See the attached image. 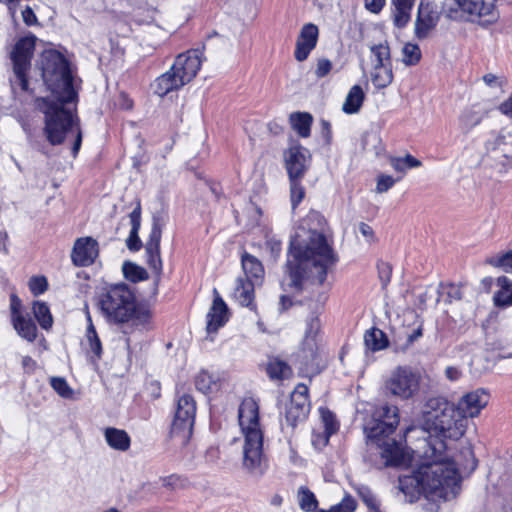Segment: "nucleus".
<instances>
[{"mask_svg":"<svg viewBox=\"0 0 512 512\" xmlns=\"http://www.w3.org/2000/svg\"><path fill=\"white\" fill-rule=\"evenodd\" d=\"M21 0H0L1 3H5L8 6L11 16L14 18Z\"/></svg>","mask_w":512,"mask_h":512,"instance_id":"nucleus-63","label":"nucleus"},{"mask_svg":"<svg viewBox=\"0 0 512 512\" xmlns=\"http://www.w3.org/2000/svg\"><path fill=\"white\" fill-rule=\"evenodd\" d=\"M308 392L307 385L299 383L291 393L290 401L286 406L285 420L292 428L305 421L310 412Z\"/></svg>","mask_w":512,"mask_h":512,"instance_id":"nucleus-12","label":"nucleus"},{"mask_svg":"<svg viewBox=\"0 0 512 512\" xmlns=\"http://www.w3.org/2000/svg\"><path fill=\"white\" fill-rule=\"evenodd\" d=\"M122 271L124 277L133 283L146 280L149 277L146 269L130 261H125L123 263Z\"/></svg>","mask_w":512,"mask_h":512,"instance_id":"nucleus-37","label":"nucleus"},{"mask_svg":"<svg viewBox=\"0 0 512 512\" xmlns=\"http://www.w3.org/2000/svg\"><path fill=\"white\" fill-rule=\"evenodd\" d=\"M196 402L189 394H183L177 400L174 418L171 424V436L179 437L181 444L188 442L195 422Z\"/></svg>","mask_w":512,"mask_h":512,"instance_id":"nucleus-11","label":"nucleus"},{"mask_svg":"<svg viewBox=\"0 0 512 512\" xmlns=\"http://www.w3.org/2000/svg\"><path fill=\"white\" fill-rule=\"evenodd\" d=\"M457 409V405L449 402L444 397H431L423 407L425 423L432 430L438 426V420L448 421L449 417L455 415Z\"/></svg>","mask_w":512,"mask_h":512,"instance_id":"nucleus-14","label":"nucleus"},{"mask_svg":"<svg viewBox=\"0 0 512 512\" xmlns=\"http://www.w3.org/2000/svg\"><path fill=\"white\" fill-rule=\"evenodd\" d=\"M104 438L110 448L120 452H126L131 446V437L123 429L107 427L104 429Z\"/></svg>","mask_w":512,"mask_h":512,"instance_id":"nucleus-24","label":"nucleus"},{"mask_svg":"<svg viewBox=\"0 0 512 512\" xmlns=\"http://www.w3.org/2000/svg\"><path fill=\"white\" fill-rule=\"evenodd\" d=\"M241 264L246 275L245 279H251L256 284L262 281L265 271L260 260L245 252L241 257Z\"/></svg>","mask_w":512,"mask_h":512,"instance_id":"nucleus-26","label":"nucleus"},{"mask_svg":"<svg viewBox=\"0 0 512 512\" xmlns=\"http://www.w3.org/2000/svg\"><path fill=\"white\" fill-rule=\"evenodd\" d=\"M498 109L502 114L512 119V95L501 103Z\"/></svg>","mask_w":512,"mask_h":512,"instance_id":"nucleus-61","label":"nucleus"},{"mask_svg":"<svg viewBox=\"0 0 512 512\" xmlns=\"http://www.w3.org/2000/svg\"><path fill=\"white\" fill-rule=\"evenodd\" d=\"M398 412L396 406L381 405L375 408L371 419L364 424V432L379 448L385 467H399L405 462L401 443L390 437L399 424Z\"/></svg>","mask_w":512,"mask_h":512,"instance_id":"nucleus-4","label":"nucleus"},{"mask_svg":"<svg viewBox=\"0 0 512 512\" xmlns=\"http://www.w3.org/2000/svg\"><path fill=\"white\" fill-rule=\"evenodd\" d=\"M439 18L436 5L428 0H421L415 21V36L420 40L427 38L430 31L437 26Z\"/></svg>","mask_w":512,"mask_h":512,"instance_id":"nucleus-18","label":"nucleus"},{"mask_svg":"<svg viewBox=\"0 0 512 512\" xmlns=\"http://www.w3.org/2000/svg\"><path fill=\"white\" fill-rule=\"evenodd\" d=\"M299 507L305 512H313L318 507V500L312 491L302 486L298 491Z\"/></svg>","mask_w":512,"mask_h":512,"instance_id":"nucleus-38","label":"nucleus"},{"mask_svg":"<svg viewBox=\"0 0 512 512\" xmlns=\"http://www.w3.org/2000/svg\"><path fill=\"white\" fill-rule=\"evenodd\" d=\"M239 425L244 435L243 467L254 477H261L268 469L263 452V432L260 427L259 405L253 398H245L238 409Z\"/></svg>","mask_w":512,"mask_h":512,"instance_id":"nucleus-6","label":"nucleus"},{"mask_svg":"<svg viewBox=\"0 0 512 512\" xmlns=\"http://www.w3.org/2000/svg\"><path fill=\"white\" fill-rule=\"evenodd\" d=\"M332 69V62L329 59L322 58L317 61L315 75L317 78H323L329 74Z\"/></svg>","mask_w":512,"mask_h":512,"instance_id":"nucleus-53","label":"nucleus"},{"mask_svg":"<svg viewBox=\"0 0 512 512\" xmlns=\"http://www.w3.org/2000/svg\"><path fill=\"white\" fill-rule=\"evenodd\" d=\"M507 137H512L511 132H505V129H502L494 139L488 140L485 144L487 156L491 159L498 160L503 167L511 162L509 147H512V142H507Z\"/></svg>","mask_w":512,"mask_h":512,"instance_id":"nucleus-22","label":"nucleus"},{"mask_svg":"<svg viewBox=\"0 0 512 512\" xmlns=\"http://www.w3.org/2000/svg\"><path fill=\"white\" fill-rule=\"evenodd\" d=\"M162 237V227L159 220L154 219L152 228L150 231L149 239L145 244V255L146 262L149 268L155 274V284L157 285L160 281L162 274V259L160 256V242Z\"/></svg>","mask_w":512,"mask_h":512,"instance_id":"nucleus-15","label":"nucleus"},{"mask_svg":"<svg viewBox=\"0 0 512 512\" xmlns=\"http://www.w3.org/2000/svg\"><path fill=\"white\" fill-rule=\"evenodd\" d=\"M33 314L42 329L49 330L52 327L53 317L45 302L35 301L33 303Z\"/></svg>","mask_w":512,"mask_h":512,"instance_id":"nucleus-36","label":"nucleus"},{"mask_svg":"<svg viewBox=\"0 0 512 512\" xmlns=\"http://www.w3.org/2000/svg\"><path fill=\"white\" fill-rule=\"evenodd\" d=\"M359 231L364 237L373 238V235H374L373 229L368 224L361 222L359 225Z\"/></svg>","mask_w":512,"mask_h":512,"instance_id":"nucleus-64","label":"nucleus"},{"mask_svg":"<svg viewBox=\"0 0 512 512\" xmlns=\"http://www.w3.org/2000/svg\"><path fill=\"white\" fill-rule=\"evenodd\" d=\"M482 115L474 110L465 111L461 117L460 121L466 131L471 130L473 127L477 126L482 121Z\"/></svg>","mask_w":512,"mask_h":512,"instance_id":"nucleus-48","label":"nucleus"},{"mask_svg":"<svg viewBox=\"0 0 512 512\" xmlns=\"http://www.w3.org/2000/svg\"><path fill=\"white\" fill-rule=\"evenodd\" d=\"M357 507L356 501L351 496H346L343 498L341 503L332 506L331 508H336V512H354Z\"/></svg>","mask_w":512,"mask_h":512,"instance_id":"nucleus-52","label":"nucleus"},{"mask_svg":"<svg viewBox=\"0 0 512 512\" xmlns=\"http://www.w3.org/2000/svg\"><path fill=\"white\" fill-rule=\"evenodd\" d=\"M196 389L204 394L217 389V382L213 375L207 371H201L195 378Z\"/></svg>","mask_w":512,"mask_h":512,"instance_id":"nucleus-41","label":"nucleus"},{"mask_svg":"<svg viewBox=\"0 0 512 512\" xmlns=\"http://www.w3.org/2000/svg\"><path fill=\"white\" fill-rule=\"evenodd\" d=\"M321 134L325 143L329 145L332 141L331 124L327 120H321Z\"/></svg>","mask_w":512,"mask_h":512,"instance_id":"nucleus-60","label":"nucleus"},{"mask_svg":"<svg viewBox=\"0 0 512 512\" xmlns=\"http://www.w3.org/2000/svg\"><path fill=\"white\" fill-rule=\"evenodd\" d=\"M445 377L451 381H458L462 377V370L456 366H448L444 371Z\"/></svg>","mask_w":512,"mask_h":512,"instance_id":"nucleus-59","label":"nucleus"},{"mask_svg":"<svg viewBox=\"0 0 512 512\" xmlns=\"http://www.w3.org/2000/svg\"><path fill=\"white\" fill-rule=\"evenodd\" d=\"M494 2L495 0H446L443 12L452 20L463 19L490 24L498 18Z\"/></svg>","mask_w":512,"mask_h":512,"instance_id":"nucleus-8","label":"nucleus"},{"mask_svg":"<svg viewBox=\"0 0 512 512\" xmlns=\"http://www.w3.org/2000/svg\"><path fill=\"white\" fill-rule=\"evenodd\" d=\"M266 372L271 379L281 380L291 373V369L286 362L274 359L268 363Z\"/></svg>","mask_w":512,"mask_h":512,"instance_id":"nucleus-39","label":"nucleus"},{"mask_svg":"<svg viewBox=\"0 0 512 512\" xmlns=\"http://www.w3.org/2000/svg\"><path fill=\"white\" fill-rule=\"evenodd\" d=\"M22 301L21 299L14 293L10 295V312H11V321L17 317L24 316L21 312Z\"/></svg>","mask_w":512,"mask_h":512,"instance_id":"nucleus-54","label":"nucleus"},{"mask_svg":"<svg viewBox=\"0 0 512 512\" xmlns=\"http://www.w3.org/2000/svg\"><path fill=\"white\" fill-rule=\"evenodd\" d=\"M320 416L322 423L324 425V438L323 445H327L329 438L331 435L336 433L339 429V423L336 419L335 414L330 411L328 408L320 407L319 408Z\"/></svg>","mask_w":512,"mask_h":512,"instance_id":"nucleus-34","label":"nucleus"},{"mask_svg":"<svg viewBox=\"0 0 512 512\" xmlns=\"http://www.w3.org/2000/svg\"><path fill=\"white\" fill-rule=\"evenodd\" d=\"M21 15L23 22L27 26H33L38 24L37 16L35 15L33 9L30 6H25V8L21 10Z\"/></svg>","mask_w":512,"mask_h":512,"instance_id":"nucleus-57","label":"nucleus"},{"mask_svg":"<svg viewBox=\"0 0 512 512\" xmlns=\"http://www.w3.org/2000/svg\"><path fill=\"white\" fill-rule=\"evenodd\" d=\"M467 423L468 420L459 409L456 410L455 415L449 417L448 421L438 420V426L432 429L436 433V436L429 437L426 441V447L428 448V442L431 439H440L444 443V439H460L466 431Z\"/></svg>","mask_w":512,"mask_h":512,"instance_id":"nucleus-17","label":"nucleus"},{"mask_svg":"<svg viewBox=\"0 0 512 512\" xmlns=\"http://www.w3.org/2000/svg\"><path fill=\"white\" fill-rule=\"evenodd\" d=\"M11 322L20 337L29 342H33L36 339L37 326L31 318L21 316Z\"/></svg>","mask_w":512,"mask_h":512,"instance_id":"nucleus-30","label":"nucleus"},{"mask_svg":"<svg viewBox=\"0 0 512 512\" xmlns=\"http://www.w3.org/2000/svg\"><path fill=\"white\" fill-rule=\"evenodd\" d=\"M42 78L51 95L37 99V107L44 114V133L53 145L62 144L70 132H75L71 148L75 158L82 144V131L77 115L68 107L77 101L73 76L68 61L56 50H46L41 56ZM74 111L76 108L74 107Z\"/></svg>","mask_w":512,"mask_h":512,"instance_id":"nucleus-1","label":"nucleus"},{"mask_svg":"<svg viewBox=\"0 0 512 512\" xmlns=\"http://www.w3.org/2000/svg\"><path fill=\"white\" fill-rule=\"evenodd\" d=\"M36 37L34 35L20 38L11 52L13 72L15 79L10 80L12 88L18 84L23 91L29 90L27 71L31 65V59L35 48Z\"/></svg>","mask_w":512,"mask_h":512,"instance_id":"nucleus-10","label":"nucleus"},{"mask_svg":"<svg viewBox=\"0 0 512 512\" xmlns=\"http://www.w3.org/2000/svg\"><path fill=\"white\" fill-rule=\"evenodd\" d=\"M337 261L338 257L323 233L304 229L297 232L291 238L285 264L287 282L282 283L283 290L290 294L280 296L279 310L283 312L300 305L299 296L307 289L305 280L308 268L313 266L317 270L318 284L321 285Z\"/></svg>","mask_w":512,"mask_h":512,"instance_id":"nucleus-2","label":"nucleus"},{"mask_svg":"<svg viewBox=\"0 0 512 512\" xmlns=\"http://www.w3.org/2000/svg\"><path fill=\"white\" fill-rule=\"evenodd\" d=\"M319 29L313 23L303 25L296 40L294 51L295 59L299 62L305 61L317 45Z\"/></svg>","mask_w":512,"mask_h":512,"instance_id":"nucleus-20","label":"nucleus"},{"mask_svg":"<svg viewBox=\"0 0 512 512\" xmlns=\"http://www.w3.org/2000/svg\"><path fill=\"white\" fill-rule=\"evenodd\" d=\"M370 50L376 58V63L373 67L392 66L390 48L387 42L373 45Z\"/></svg>","mask_w":512,"mask_h":512,"instance_id":"nucleus-40","label":"nucleus"},{"mask_svg":"<svg viewBox=\"0 0 512 512\" xmlns=\"http://www.w3.org/2000/svg\"><path fill=\"white\" fill-rule=\"evenodd\" d=\"M161 481L162 485L170 490L182 489L185 488L188 484L186 478L176 474H171L169 476L163 477Z\"/></svg>","mask_w":512,"mask_h":512,"instance_id":"nucleus-49","label":"nucleus"},{"mask_svg":"<svg viewBox=\"0 0 512 512\" xmlns=\"http://www.w3.org/2000/svg\"><path fill=\"white\" fill-rule=\"evenodd\" d=\"M421 375L409 366H398L385 381L387 393L408 400L413 398L420 389Z\"/></svg>","mask_w":512,"mask_h":512,"instance_id":"nucleus-9","label":"nucleus"},{"mask_svg":"<svg viewBox=\"0 0 512 512\" xmlns=\"http://www.w3.org/2000/svg\"><path fill=\"white\" fill-rule=\"evenodd\" d=\"M87 320L89 322V325L87 327L86 336H87V339L89 342L90 350H91V352L94 353V355L97 358H101V355H102L101 341L97 335L94 325L92 324V320H91L89 313H87Z\"/></svg>","mask_w":512,"mask_h":512,"instance_id":"nucleus-43","label":"nucleus"},{"mask_svg":"<svg viewBox=\"0 0 512 512\" xmlns=\"http://www.w3.org/2000/svg\"><path fill=\"white\" fill-rule=\"evenodd\" d=\"M425 455L431 461L422 463L412 475L399 476V490L409 502L418 500L422 492L444 501L454 499L460 491V476L454 460L447 454V445L431 439Z\"/></svg>","mask_w":512,"mask_h":512,"instance_id":"nucleus-3","label":"nucleus"},{"mask_svg":"<svg viewBox=\"0 0 512 512\" xmlns=\"http://www.w3.org/2000/svg\"><path fill=\"white\" fill-rule=\"evenodd\" d=\"M323 284H318L317 270L311 266L307 269L305 286L307 289L299 296L300 306H306L313 312H318L325 304L328 296L323 290Z\"/></svg>","mask_w":512,"mask_h":512,"instance_id":"nucleus-13","label":"nucleus"},{"mask_svg":"<svg viewBox=\"0 0 512 512\" xmlns=\"http://www.w3.org/2000/svg\"><path fill=\"white\" fill-rule=\"evenodd\" d=\"M484 263L505 273H512V249L491 254Z\"/></svg>","mask_w":512,"mask_h":512,"instance_id":"nucleus-31","label":"nucleus"},{"mask_svg":"<svg viewBox=\"0 0 512 512\" xmlns=\"http://www.w3.org/2000/svg\"><path fill=\"white\" fill-rule=\"evenodd\" d=\"M201 56L202 52L199 49H191L179 54L170 69L153 82L154 93L164 97L192 81L200 70Z\"/></svg>","mask_w":512,"mask_h":512,"instance_id":"nucleus-7","label":"nucleus"},{"mask_svg":"<svg viewBox=\"0 0 512 512\" xmlns=\"http://www.w3.org/2000/svg\"><path fill=\"white\" fill-rule=\"evenodd\" d=\"M98 256V243L92 237L78 238L73 246L71 259L75 266L91 265Z\"/></svg>","mask_w":512,"mask_h":512,"instance_id":"nucleus-19","label":"nucleus"},{"mask_svg":"<svg viewBox=\"0 0 512 512\" xmlns=\"http://www.w3.org/2000/svg\"><path fill=\"white\" fill-rule=\"evenodd\" d=\"M412 7L394 6L393 23L398 28L405 27L411 19Z\"/></svg>","mask_w":512,"mask_h":512,"instance_id":"nucleus-47","label":"nucleus"},{"mask_svg":"<svg viewBox=\"0 0 512 512\" xmlns=\"http://www.w3.org/2000/svg\"><path fill=\"white\" fill-rule=\"evenodd\" d=\"M364 343L367 349L371 351H379L388 346L389 340L382 330L378 328H371L364 334Z\"/></svg>","mask_w":512,"mask_h":512,"instance_id":"nucleus-32","label":"nucleus"},{"mask_svg":"<svg viewBox=\"0 0 512 512\" xmlns=\"http://www.w3.org/2000/svg\"><path fill=\"white\" fill-rule=\"evenodd\" d=\"M255 282L251 279L238 278L234 289V297L242 305L254 309V286Z\"/></svg>","mask_w":512,"mask_h":512,"instance_id":"nucleus-25","label":"nucleus"},{"mask_svg":"<svg viewBox=\"0 0 512 512\" xmlns=\"http://www.w3.org/2000/svg\"><path fill=\"white\" fill-rule=\"evenodd\" d=\"M284 156L289 179H302L310 165L311 155L309 150L300 144H296L291 146Z\"/></svg>","mask_w":512,"mask_h":512,"instance_id":"nucleus-16","label":"nucleus"},{"mask_svg":"<svg viewBox=\"0 0 512 512\" xmlns=\"http://www.w3.org/2000/svg\"><path fill=\"white\" fill-rule=\"evenodd\" d=\"M365 95L364 92L359 85H354L349 90L345 102L343 104V111L347 114L357 113L364 101Z\"/></svg>","mask_w":512,"mask_h":512,"instance_id":"nucleus-33","label":"nucleus"},{"mask_svg":"<svg viewBox=\"0 0 512 512\" xmlns=\"http://www.w3.org/2000/svg\"><path fill=\"white\" fill-rule=\"evenodd\" d=\"M403 63L407 66L416 65L421 59V50L417 44L406 43L402 49Z\"/></svg>","mask_w":512,"mask_h":512,"instance_id":"nucleus-44","label":"nucleus"},{"mask_svg":"<svg viewBox=\"0 0 512 512\" xmlns=\"http://www.w3.org/2000/svg\"><path fill=\"white\" fill-rule=\"evenodd\" d=\"M371 81L377 89L388 87L393 81L392 66L373 67Z\"/></svg>","mask_w":512,"mask_h":512,"instance_id":"nucleus-35","label":"nucleus"},{"mask_svg":"<svg viewBox=\"0 0 512 512\" xmlns=\"http://www.w3.org/2000/svg\"><path fill=\"white\" fill-rule=\"evenodd\" d=\"M28 285L31 293L34 296H39L48 289V282L44 276L31 277Z\"/></svg>","mask_w":512,"mask_h":512,"instance_id":"nucleus-50","label":"nucleus"},{"mask_svg":"<svg viewBox=\"0 0 512 512\" xmlns=\"http://www.w3.org/2000/svg\"><path fill=\"white\" fill-rule=\"evenodd\" d=\"M395 183V180L389 175H381L378 178L376 191L378 193L387 192Z\"/></svg>","mask_w":512,"mask_h":512,"instance_id":"nucleus-55","label":"nucleus"},{"mask_svg":"<svg viewBox=\"0 0 512 512\" xmlns=\"http://www.w3.org/2000/svg\"><path fill=\"white\" fill-rule=\"evenodd\" d=\"M356 492L369 510H372L374 512H381L380 503L368 486L360 485L356 488Z\"/></svg>","mask_w":512,"mask_h":512,"instance_id":"nucleus-42","label":"nucleus"},{"mask_svg":"<svg viewBox=\"0 0 512 512\" xmlns=\"http://www.w3.org/2000/svg\"><path fill=\"white\" fill-rule=\"evenodd\" d=\"M214 300L212 306L207 313V332H216L220 327L224 326L228 321V307L218 291L214 289Z\"/></svg>","mask_w":512,"mask_h":512,"instance_id":"nucleus-23","label":"nucleus"},{"mask_svg":"<svg viewBox=\"0 0 512 512\" xmlns=\"http://www.w3.org/2000/svg\"><path fill=\"white\" fill-rule=\"evenodd\" d=\"M97 307L109 323L132 321L135 326L148 328L152 314L144 306L137 305L136 297L125 283L111 285L97 297Z\"/></svg>","mask_w":512,"mask_h":512,"instance_id":"nucleus-5","label":"nucleus"},{"mask_svg":"<svg viewBox=\"0 0 512 512\" xmlns=\"http://www.w3.org/2000/svg\"><path fill=\"white\" fill-rule=\"evenodd\" d=\"M386 0H364L365 8L373 13L379 14L385 6Z\"/></svg>","mask_w":512,"mask_h":512,"instance_id":"nucleus-58","label":"nucleus"},{"mask_svg":"<svg viewBox=\"0 0 512 512\" xmlns=\"http://www.w3.org/2000/svg\"><path fill=\"white\" fill-rule=\"evenodd\" d=\"M489 394L483 388H478L475 391L463 395L457 407L459 411L468 418H473L479 415L480 411L488 404Z\"/></svg>","mask_w":512,"mask_h":512,"instance_id":"nucleus-21","label":"nucleus"},{"mask_svg":"<svg viewBox=\"0 0 512 512\" xmlns=\"http://www.w3.org/2000/svg\"><path fill=\"white\" fill-rule=\"evenodd\" d=\"M499 290L494 294V304L497 307H506L512 305V281L506 276H500L497 279Z\"/></svg>","mask_w":512,"mask_h":512,"instance_id":"nucleus-28","label":"nucleus"},{"mask_svg":"<svg viewBox=\"0 0 512 512\" xmlns=\"http://www.w3.org/2000/svg\"><path fill=\"white\" fill-rule=\"evenodd\" d=\"M377 269L382 288L385 289L391 280L392 267L389 263L380 261L377 264Z\"/></svg>","mask_w":512,"mask_h":512,"instance_id":"nucleus-51","label":"nucleus"},{"mask_svg":"<svg viewBox=\"0 0 512 512\" xmlns=\"http://www.w3.org/2000/svg\"><path fill=\"white\" fill-rule=\"evenodd\" d=\"M266 248L270 251L272 258L277 260L282 250L281 241L274 237L269 238L266 240Z\"/></svg>","mask_w":512,"mask_h":512,"instance_id":"nucleus-56","label":"nucleus"},{"mask_svg":"<svg viewBox=\"0 0 512 512\" xmlns=\"http://www.w3.org/2000/svg\"><path fill=\"white\" fill-rule=\"evenodd\" d=\"M51 387L57 392L59 396L65 399L72 398L73 390L68 385L67 381L63 377H52L50 379Z\"/></svg>","mask_w":512,"mask_h":512,"instance_id":"nucleus-46","label":"nucleus"},{"mask_svg":"<svg viewBox=\"0 0 512 512\" xmlns=\"http://www.w3.org/2000/svg\"><path fill=\"white\" fill-rule=\"evenodd\" d=\"M292 128L300 137L306 138L310 135L313 117L307 112H294L289 117Z\"/></svg>","mask_w":512,"mask_h":512,"instance_id":"nucleus-29","label":"nucleus"},{"mask_svg":"<svg viewBox=\"0 0 512 512\" xmlns=\"http://www.w3.org/2000/svg\"><path fill=\"white\" fill-rule=\"evenodd\" d=\"M302 179H289L290 199L292 208L295 209L305 196V188L301 184Z\"/></svg>","mask_w":512,"mask_h":512,"instance_id":"nucleus-45","label":"nucleus"},{"mask_svg":"<svg viewBox=\"0 0 512 512\" xmlns=\"http://www.w3.org/2000/svg\"><path fill=\"white\" fill-rule=\"evenodd\" d=\"M401 158L405 164L406 170L411 169V168H417V167L421 166V161L416 159L414 156H412L410 154H407L405 157H401Z\"/></svg>","mask_w":512,"mask_h":512,"instance_id":"nucleus-62","label":"nucleus"},{"mask_svg":"<svg viewBox=\"0 0 512 512\" xmlns=\"http://www.w3.org/2000/svg\"><path fill=\"white\" fill-rule=\"evenodd\" d=\"M131 231L126 240L127 248L130 251H138L142 247L141 240L138 236V232L141 226V206L140 203L133 209L129 214Z\"/></svg>","mask_w":512,"mask_h":512,"instance_id":"nucleus-27","label":"nucleus"}]
</instances>
